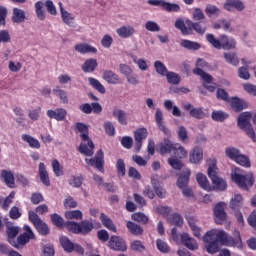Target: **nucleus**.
Segmentation results:
<instances>
[{"instance_id": "f257e3e1", "label": "nucleus", "mask_w": 256, "mask_h": 256, "mask_svg": "<svg viewBox=\"0 0 256 256\" xmlns=\"http://www.w3.org/2000/svg\"><path fill=\"white\" fill-rule=\"evenodd\" d=\"M76 129L80 133L82 141L86 142H82L80 144L78 148L79 153L85 155L86 157H93V149H95V144L91 138H89V127L84 123L77 122Z\"/></svg>"}, {"instance_id": "f03ea898", "label": "nucleus", "mask_w": 256, "mask_h": 256, "mask_svg": "<svg viewBox=\"0 0 256 256\" xmlns=\"http://www.w3.org/2000/svg\"><path fill=\"white\" fill-rule=\"evenodd\" d=\"M206 39L214 49L231 51V49H235V47H237V41H235V38H229L225 34L220 36V40L216 39L213 34H207Z\"/></svg>"}, {"instance_id": "7ed1b4c3", "label": "nucleus", "mask_w": 256, "mask_h": 256, "mask_svg": "<svg viewBox=\"0 0 256 256\" xmlns=\"http://www.w3.org/2000/svg\"><path fill=\"white\" fill-rule=\"evenodd\" d=\"M203 241H217V243H221V245H227L228 247H232L233 238L227 234L224 230L212 229L203 236Z\"/></svg>"}, {"instance_id": "20e7f679", "label": "nucleus", "mask_w": 256, "mask_h": 256, "mask_svg": "<svg viewBox=\"0 0 256 256\" xmlns=\"http://www.w3.org/2000/svg\"><path fill=\"white\" fill-rule=\"evenodd\" d=\"M208 177H210L215 189L217 191H225L227 189V182L219 177V168H217V161L210 160L208 163Z\"/></svg>"}, {"instance_id": "39448f33", "label": "nucleus", "mask_w": 256, "mask_h": 256, "mask_svg": "<svg viewBox=\"0 0 256 256\" xmlns=\"http://www.w3.org/2000/svg\"><path fill=\"white\" fill-rule=\"evenodd\" d=\"M252 115L250 112H243L237 118V126L241 131H244L256 143V135L253 126L251 125Z\"/></svg>"}, {"instance_id": "423d86ee", "label": "nucleus", "mask_w": 256, "mask_h": 256, "mask_svg": "<svg viewBox=\"0 0 256 256\" xmlns=\"http://www.w3.org/2000/svg\"><path fill=\"white\" fill-rule=\"evenodd\" d=\"M47 9L48 13L50 15L56 16L57 15V7H55V4L51 0H46L45 2L43 1H37L34 4V9L36 13L37 19L39 21H45L47 17V13L45 12V8Z\"/></svg>"}, {"instance_id": "0eeeda50", "label": "nucleus", "mask_w": 256, "mask_h": 256, "mask_svg": "<svg viewBox=\"0 0 256 256\" xmlns=\"http://www.w3.org/2000/svg\"><path fill=\"white\" fill-rule=\"evenodd\" d=\"M232 180L234 183H236V185H239L241 189H245L246 191H249V189L255 184V177L251 172L245 175L234 173L232 174Z\"/></svg>"}, {"instance_id": "6e6552de", "label": "nucleus", "mask_w": 256, "mask_h": 256, "mask_svg": "<svg viewBox=\"0 0 256 256\" xmlns=\"http://www.w3.org/2000/svg\"><path fill=\"white\" fill-rule=\"evenodd\" d=\"M28 218L30 223L34 225V227L36 228L38 233H40V235H49L50 233L49 226H47V223L41 220V218L39 217V215H37V213L33 211H29Z\"/></svg>"}, {"instance_id": "1a4fd4ad", "label": "nucleus", "mask_w": 256, "mask_h": 256, "mask_svg": "<svg viewBox=\"0 0 256 256\" xmlns=\"http://www.w3.org/2000/svg\"><path fill=\"white\" fill-rule=\"evenodd\" d=\"M227 204L225 202H219L214 207V221L217 225H223L227 221V213L225 212Z\"/></svg>"}, {"instance_id": "9d476101", "label": "nucleus", "mask_w": 256, "mask_h": 256, "mask_svg": "<svg viewBox=\"0 0 256 256\" xmlns=\"http://www.w3.org/2000/svg\"><path fill=\"white\" fill-rule=\"evenodd\" d=\"M87 165H91V167H95L98 171L103 173V166L105 165V155L103 154V150H98L95 157L85 159Z\"/></svg>"}, {"instance_id": "9b49d317", "label": "nucleus", "mask_w": 256, "mask_h": 256, "mask_svg": "<svg viewBox=\"0 0 256 256\" xmlns=\"http://www.w3.org/2000/svg\"><path fill=\"white\" fill-rule=\"evenodd\" d=\"M58 5L63 24L67 25L68 27H75V16L63 7L62 2H59Z\"/></svg>"}, {"instance_id": "f8f14e48", "label": "nucleus", "mask_w": 256, "mask_h": 256, "mask_svg": "<svg viewBox=\"0 0 256 256\" xmlns=\"http://www.w3.org/2000/svg\"><path fill=\"white\" fill-rule=\"evenodd\" d=\"M246 8L245 3L242 0H226L223 4V9L228 12L236 11L242 12Z\"/></svg>"}, {"instance_id": "ddd939ff", "label": "nucleus", "mask_w": 256, "mask_h": 256, "mask_svg": "<svg viewBox=\"0 0 256 256\" xmlns=\"http://www.w3.org/2000/svg\"><path fill=\"white\" fill-rule=\"evenodd\" d=\"M108 245L113 251H127V243L119 236H111Z\"/></svg>"}, {"instance_id": "4468645a", "label": "nucleus", "mask_w": 256, "mask_h": 256, "mask_svg": "<svg viewBox=\"0 0 256 256\" xmlns=\"http://www.w3.org/2000/svg\"><path fill=\"white\" fill-rule=\"evenodd\" d=\"M23 229L24 233L18 236V244H20V248L25 247L31 239H35V233H33L30 226L25 225Z\"/></svg>"}, {"instance_id": "2eb2a0df", "label": "nucleus", "mask_w": 256, "mask_h": 256, "mask_svg": "<svg viewBox=\"0 0 256 256\" xmlns=\"http://www.w3.org/2000/svg\"><path fill=\"white\" fill-rule=\"evenodd\" d=\"M182 107L185 111L189 112V115L194 119L205 118V112L203 108H195L191 103H182Z\"/></svg>"}, {"instance_id": "dca6fc26", "label": "nucleus", "mask_w": 256, "mask_h": 256, "mask_svg": "<svg viewBox=\"0 0 256 256\" xmlns=\"http://www.w3.org/2000/svg\"><path fill=\"white\" fill-rule=\"evenodd\" d=\"M187 27L191 28V35H193V31L198 33V35H205L207 33V25L205 23L201 22H193L191 20H186Z\"/></svg>"}, {"instance_id": "f3484780", "label": "nucleus", "mask_w": 256, "mask_h": 256, "mask_svg": "<svg viewBox=\"0 0 256 256\" xmlns=\"http://www.w3.org/2000/svg\"><path fill=\"white\" fill-rule=\"evenodd\" d=\"M181 241L182 244L190 251H197L199 249V244H197V240L193 237H190L188 233L181 234Z\"/></svg>"}, {"instance_id": "a211bd4d", "label": "nucleus", "mask_w": 256, "mask_h": 256, "mask_svg": "<svg viewBox=\"0 0 256 256\" xmlns=\"http://www.w3.org/2000/svg\"><path fill=\"white\" fill-rule=\"evenodd\" d=\"M7 235H8V243L15 247L16 249H20L19 238L15 240V236L19 235V227L10 226L7 228Z\"/></svg>"}, {"instance_id": "6ab92c4d", "label": "nucleus", "mask_w": 256, "mask_h": 256, "mask_svg": "<svg viewBox=\"0 0 256 256\" xmlns=\"http://www.w3.org/2000/svg\"><path fill=\"white\" fill-rule=\"evenodd\" d=\"M46 115L49 117V119L65 121V117H67V110H65V108H56L55 110H48Z\"/></svg>"}, {"instance_id": "aec40b11", "label": "nucleus", "mask_w": 256, "mask_h": 256, "mask_svg": "<svg viewBox=\"0 0 256 256\" xmlns=\"http://www.w3.org/2000/svg\"><path fill=\"white\" fill-rule=\"evenodd\" d=\"M151 185L157 195L160 199H165V195H167V191H165V188H163V185H161V182H159V179H157L156 176L151 177Z\"/></svg>"}, {"instance_id": "412c9836", "label": "nucleus", "mask_w": 256, "mask_h": 256, "mask_svg": "<svg viewBox=\"0 0 256 256\" xmlns=\"http://www.w3.org/2000/svg\"><path fill=\"white\" fill-rule=\"evenodd\" d=\"M38 175L43 185H45L46 187H49V185H51V180H49V172H47V167H45V163L43 162L39 163Z\"/></svg>"}, {"instance_id": "4be33fe9", "label": "nucleus", "mask_w": 256, "mask_h": 256, "mask_svg": "<svg viewBox=\"0 0 256 256\" xmlns=\"http://www.w3.org/2000/svg\"><path fill=\"white\" fill-rule=\"evenodd\" d=\"M25 21H27V15L25 14V10L21 8H13L12 22L17 23V25H21V23H25Z\"/></svg>"}, {"instance_id": "5701e85b", "label": "nucleus", "mask_w": 256, "mask_h": 256, "mask_svg": "<svg viewBox=\"0 0 256 256\" xmlns=\"http://www.w3.org/2000/svg\"><path fill=\"white\" fill-rule=\"evenodd\" d=\"M228 102H230L231 109L235 113H241L247 107V102L241 100L239 97H233Z\"/></svg>"}, {"instance_id": "b1692460", "label": "nucleus", "mask_w": 256, "mask_h": 256, "mask_svg": "<svg viewBox=\"0 0 256 256\" xmlns=\"http://www.w3.org/2000/svg\"><path fill=\"white\" fill-rule=\"evenodd\" d=\"M155 121H156V124L158 125V129H160V131H162L164 135H171V131L163 123V111H161V109L156 110Z\"/></svg>"}, {"instance_id": "393cba45", "label": "nucleus", "mask_w": 256, "mask_h": 256, "mask_svg": "<svg viewBox=\"0 0 256 256\" xmlns=\"http://www.w3.org/2000/svg\"><path fill=\"white\" fill-rule=\"evenodd\" d=\"M116 33L122 39H129V37H133V35H135V28L131 25L121 26L116 30Z\"/></svg>"}, {"instance_id": "a878e982", "label": "nucleus", "mask_w": 256, "mask_h": 256, "mask_svg": "<svg viewBox=\"0 0 256 256\" xmlns=\"http://www.w3.org/2000/svg\"><path fill=\"white\" fill-rule=\"evenodd\" d=\"M0 177L1 179H3L7 187H10V189H13L15 187V176L13 175V172L8 170H2Z\"/></svg>"}, {"instance_id": "bb28decb", "label": "nucleus", "mask_w": 256, "mask_h": 256, "mask_svg": "<svg viewBox=\"0 0 256 256\" xmlns=\"http://www.w3.org/2000/svg\"><path fill=\"white\" fill-rule=\"evenodd\" d=\"M102 78L110 85H118L119 81H121L119 75L111 70H104Z\"/></svg>"}, {"instance_id": "cd10ccee", "label": "nucleus", "mask_w": 256, "mask_h": 256, "mask_svg": "<svg viewBox=\"0 0 256 256\" xmlns=\"http://www.w3.org/2000/svg\"><path fill=\"white\" fill-rule=\"evenodd\" d=\"M203 160V149L199 146L193 148L189 155L190 163L197 164Z\"/></svg>"}, {"instance_id": "c85d7f7f", "label": "nucleus", "mask_w": 256, "mask_h": 256, "mask_svg": "<svg viewBox=\"0 0 256 256\" xmlns=\"http://www.w3.org/2000/svg\"><path fill=\"white\" fill-rule=\"evenodd\" d=\"M175 149V144L171 142L169 139H164L160 144H159V150L161 155H167V153H173Z\"/></svg>"}, {"instance_id": "c756f323", "label": "nucleus", "mask_w": 256, "mask_h": 256, "mask_svg": "<svg viewBox=\"0 0 256 256\" xmlns=\"http://www.w3.org/2000/svg\"><path fill=\"white\" fill-rule=\"evenodd\" d=\"M75 51L77 53H81V55H85L87 53H97V48L87 44V43H79L74 46Z\"/></svg>"}, {"instance_id": "7c9ffc66", "label": "nucleus", "mask_w": 256, "mask_h": 256, "mask_svg": "<svg viewBox=\"0 0 256 256\" xmlns=\"http://www.w3.org/2000/svg\"><path fill=\"white\" fill-rule=\"evenodd\" d=\"M204 11L207 15V17H220L222 10L221 8L217 7L215 4H207L204 8Z\"/></svg>"}, {"instance_id": "2f4dec72", "label": "nucleus", "mask_w": 256, "mask_h": 256, "mask_svg": "<svg viewBox=\"0 0 256 256\" xmlns=\"http://www.w3.org/2000/svg\"><path fill=\"white\" fill-rule=\"evenodd\" d=\"M189 177H191L190 170H185L184 172H182V174L180 175V177L177 180V187L179 189L188 187L187 185H189Z\"/></svg>"}, {"instance_id": "473e14b6", "label": "nucleus", "mask_w": 256, "mask_h": 256, "mask_svg": "<svg viewBox=\"0 0 256 256\" xmlns=\"http://www.w3.org/2000/svg\"><path fill=\"white\" fill-rule=\"evenodd\" d=\"M21 139L25 143H28L29 147H31L32 149H41V143H39V140H37L33 136L29 134H23L21 136Z\"/></svg>"}, {"instance_id": "72a5a7b5", "label": "nucleus", "mask_w": 256, "mask_h": 256, "mask_svg": "<svg viewBox=\"0 0 256 256\" xmlns=\"http://www.w3.org/2000/svg\"><path fill=\"white\" fill-rule=\"evenodd\" d=\"M100 220L106 229L113 231V233H117V226L113 224V220H111V218H109L105 213L100 214Z\"/></svg>"}, {"instance_id": "f704fd0d", "label": "nucleus", "mask_w": 256, "mask_h": 256, "mask_svg": "<svg viewBox=\"0 0 256 256\" xmlns=\"http://www.w3.org/2000/svg\"><path fill=\"white\" fill-rule=\"evenodd\" d=\"M174 27L179 29L182 35H191V26H185V21L181 18L176 19Z\"/></svg>"}, {"instance_id": "c9c22d12", "label": "nucleus", "mask_w": 256, "mask_h": 256, "mask_svg": "<svg viewBox=\"0 0 256 256\" xmlns=\"http://www.w3.org/2000/svg\"><path fill=\"white\" fill-rule=\"evenodd\" d=\"M95 69H97V59L95 58L87 59L82 65V71L84 73H93Z\"/></svg>"}, {"instance_id": "e433bc0d", "label": "nucleus", "mask_w": 256, "mask_h": 256, "mask_svg": "<svg viewBox=\"0 0 256 256\" xmlns=\"http://www.w3.org/2000/svg\"><path fill=\"white\" fill-rule=\"evenodd\" d=\"M112 115L120 125H127V112L122 109H114Z\"/></svg>"}, {"instance_id": "4c0bfd02", "label": "nucleus", "mask_w": 256, "mask_h": 256, "mask_svg": "<svg viewBox=\"0 0 256 256\" xmlns=\"http://www.w3.org/2000/svg\"><path fill=\"white\" fill-rule=\"evenodd\" d=\"M224 59L226 63L233 65V67L239 65V57H237V53L235 52H224Z\"/></svg>"}, {"instance_id": "58836bf2", "label": "nucleus", "mask_w": 256, "mask_h": 256, "mask_svg": "<svg viewBox=\"0 0 256 256\" xmlns=\"http://www.w3.org/2000/svg\"><path fill=\"white\" fill-rule=\"evenodd\" d=\"M240 153L241 150L233 146H229L225 149V155L231 161H236Z\"/></svg>"}, {"instance_id": "ea45409f", "label": "nucleus", "mask_w": 256, "mask_h": 256, "mask_svg": "<svg viewBox=\"0 0 256 256\" xmlns=\"http://www.w3.org/2000/svg\"><path fill=\"white\" fill-rule=\"evenodd\" d=\"M234 162L237 163V165H241V167H245L246 169H249L251 167V159H249V156L239 153L238 157Z\"/></svg>"}, {"instance_id": "a19ab883", "label": "nucleus", "mask_w": 256, "mask_h": 256, "mask_svg": "<svg viewBox=\"0 0 256 256\" xmlns=\"http://www.w3.org/2000/svg\"><path fill=\"white\" fill-rule=\"evenodd\" d=\"M204 243H206L205 247L207 253H210L211 255L219 253V244L217 243V240L204 241Z\"/></svg>"}, {"instance_id": "79ce46f5", "label": "nucleus", "mask_w": 256, "mask_h": 256, "mask_svg": "<svg viewBox=\"0 0 256 256\" xmlns=\"http://www.w3.org/2000/svg\"><path fill=\"white\" fill-rule=\"evenodd\" d=\"M126 227L132 235H143V228L135 222L128 221Z\"/></svg>"}, {"instance_id": "37998d69", "label": "nucleus", "mask_w": 256, "mask_h": 256, "mask_svg": "<svg viewBox=\"0 0 256 256\" xmlns=\"http://www.w3.org/2000/svg\"><path fill=\"white\" fill-rule=\"evenodd\" d=\"M65 229L69 231L70 233H74L75 235H81L80 234V224L74 221H67L64 223Z\"/></svg>"}, {"instance_id": "c03bdc74", "label": "nucleus", "mask_w": 256, "mask_h": 256, "mask_svg": "<svg viewBox=\"0 0 256 256\" xmlns=\"http://www.w3.org/2000/svg\"><path fill=\"white\" fill-rule=\"evenodd\" d=\"M164 107L167 111H171V109H172V115L174 117H181V109H179V107H177V106H173V101L165 100Z\"/></svg>"}, {"instance_id": "a18cd8bd", "label": "nucleus", "mask_w": 256, "mask_h": 256, "mask_svg": "<svg viewBox=\"0 0 256 256\" xmlns=\"http://www.w3.org/2000/svg\"><path fill=\"white\" fill-rule=\"evenodd\" d=\"M230 207L234 210L241 209L243 207V196L241 194L234 195L230 200Z\"/></svg>"}, {"instance_id": "49530a36", "label": "nucleus", "mask_w": 256, "mask_h": 256, "mask_svg": "<svg viewBox=\"0 0 256 256\" xmlns=\"http://www.w3.org/2000/svg\"><path fill=\"white\" fill-rule=\"evenodd\" d=\"M93 231V222L84 220L80 223V235H88Z\"/></svg>"}, {"instance_id": "de8ad7c7", "label": "nucleus", "mask_w": 256, "mask_h": 256, "mask_svg": "<svg viewBox=\"0 0 256 256\" xmlns=\"http://www.w3.org/2000/svg\"><path fill=\"white\" fill-rule=\"evenodd\" d=\"M187 221H188V225L191 228V230L193 231L195 237H197L199 239V237H201V228L198 227L197 220H195V218H193V217H188Z\"/></svg>"}, {"instance_id": "09e8293b", "label": "nucleus", "mask_w": 256, "mask_h": 256, "mask_svg": "<svg viewBox=\"0 0 256 256\" xmlns=\"http://www.w3.org/2000/svg\"><path fill=\"white\" fill-rule=\"evenodd\" d=\"M173 153L175 157H177L178 159H185L188 155V152L185 149V147L181 146V144L178 143L175 144Z\"/></svg>"}, {"instance_id": "8fccbe9b", "label": "nucleus", "mask_w": 256, "mask_h": 256, "mask_svg": "<svg viewBox=\"0 0 256 256\" xmlns=\"http://www.w3.org/2000/svg\"><path fill=\"white\" fill-rule=\"evenodd\" d=\"M88 82L91 85V87H93V89H96V91H98V93H101L102 95L105 94V86H103V84H101L99 80L90 77L88 78Z\"/></svg>"}, {"instance_id": "3c124183", "label": "nucleus", "mask_w": 256, "mask_h": 256, "mask_svg": "<svg viewBox=\"0 0 256 256\" xmlns=\"http://www.w3.org/2000/svg\"><path fill=\"white\" fill-rule=\"evenodd\" d=\"M180 45L181 47H184V49H188L190 51H198V49H201V45L199 43L190 40H182Z\"/></svg>"}, {"instance_id": "603ef678", "label": "nucleus", "mask_w": 256, "mask_h": 256, "mask_svg": "<svg viewBox=\"0 0 256 256\" xmlns=\"http://www.w3.org/2000/svg\"><path fill=\"white\" fill-rule=\"evenodd\" d=\"M60 245L67 253H72L73 251V242L69 240L66 236L60 237Z\"/></svg>"}, {"instance_id": "864d4df0", "label": "nucleus", "mask_w": 256, "mask_h": 256, "mask_svg": "<svg viewBox=\"0 0 256 256\" xmlns=\"http://www.w3.org/2000/svg\"><path fill=\"white\" fill-rule=\"evenodd\" d=\"M154 68L156 73H158V75H161V77H165L167 73H169V70H167V66H165V64H163V62L159 60L154 62Z\"/></svg>"}, {"instance_id": "5fc2aeb1", "label": "nucleus", "mask_w": 256, "mask_h": 256, "mask_svg": "<svg viewBox=\"0 0 256 256\" xmlns=\"http://www.w3.org/2000/svg\"><path fill=\"white\" fill-rule=\"evenodd\" d=\"M196 180L200 187H202V189H205L206 191H209V189H211V185L209 184L207 176L203 174H197Z\"/></svg>"}, {"instance_id": "6e6d98bb", "label": "nucleus", "mask_w": 256, "mask_h": 256, "mask_svg": "<svg viewBox=\"0 0 256 256\" xmlns=\"http://www.w3.org/2000/svg\"><path fill=\"white\" fill-rule=\"evenodd\" d=\"M193 73L194 75H199L203 79L204 83H211V81H213V77L201 68L194 69Z\"/></svg>"}, {"instance_id": "4d7b16f0", "label": "nucleus", "mask_w": 256, "mask_h": 256, "mask_svg": "<svg viewBox=\"0 0 256 256\" xmlns=\"http://www.w3.org/2000/svg\"><path fill=\"white\" fill-rule=\"evenodd\" d=\"M147 135H149V132H147V128H139L134 132V139L135 141L143 142L144 139H147Z\"/></svg>"}, {"instance_id": "13d9d810", "label": "nucleus", "mask_w": 256, "mask_h": 256, "mask_svg": "<svg viewBox=\"0 0 256 256\" xmlns=\"http://www.w3.org/2000/svg\"><path fill=\"white\" fill-rule=\"evenodd\" d=\"M66 219H76L81 220L83 219V212L81 210H70L65 212Z\"/></svg>"}, {"instance_id": "bf43d9fd", "label": "nucleus", "mask_w": 256, "mask_h": 256, "mask_svg": "<svg viewBox=\"0 0 256 256\" xmlns=\"http://www.w3.org/2000/svg\"><path fill=\"white\" fill-rule=\"evenodd\" d=\"M145 29L146 31H150L151 33H159V31H161V27L159 26V24L151 20L145 23Z\"/></svg>"}, {"instance_id": "052dcab7", "label": "nucleus", "mask_w": 256, "mask_h": 256, "mask_svg": "<svg viewBox=\"0 0 256 256\" xmlns=\"http://www.w3.org/2000/svg\"><path fill=\"white\" fill-rule=\"evenodd\" d=\"M165 77H167L168 83H171L172 85H179L181 81V77L175 72H168Z\"/></svg>"}, {"instance_id": "680f3d73", "label": "nucleus", "mask_w": 256, "mask_h": 256, "mask_svg": "<svg viewBox=\"0 0 256 256\" xmlns=\"http://www.w3.org/2000/svg\"><path fill=\"white\" fill-rule=\"evenodd\" d=\"M205 18H206L205 13H203V10L201 8H193L192 10L193 21H203L205 20Z\"/></svg>"}, {"instance_id": "e2e57ef3", "label": "nucleus", "mask_w": 256, "mask_h": 256, "mask_svg": "<svg viewBox=\"0 0 256 256\" xmlns=\"http://www.w3.org/2000/svg\"><path fill=\"white\" fill-rule=\"evenodd\" d=\"M132 60H133V63H136V65H138V68L140 69V71H147V69H149V66H147V61H145V59L143 58L137 59V56L133 55Z\"/></svg>"}, {"instance_id": "0e129e2a", "label": "nucleus", "mask_w": 256, "mask_h": 256, "mask_svg": "<svg viewBox=\"0 0 256 256\" xmlns=\"http://www.w3.org/2000/svg\"><path fill=\"white\" fill-rule=\"evenodd\" d=\"M211 117H212L213 121L223 122V121H225V119H227V117H229V114H227L223 111H214V112H212Z\"/></svg>"}, {"instance_id": "69168bd1", "label": "nucleus", "mask_w": 256, "mask_h": 256, "mask_svg": "<svg viewBox=\"0 0 256 256\" xmlns=\"http://www.w3.org/2000/svg\"><path fill=\"white\" fill-rule=\"evenodd\" d=\"M53 93H54V95H56V97H59V99H60V101H62V103H68L69 99L67 97V92L65 90L55 88V89H53Z\"/></svg>"}, {"instance_id": "338daca9", "label": "nucleus", "mask_w": 256, "mask_h": 256, "mask_svg": "<svg viewBox=\"0 0 256 256\" xmlns=\"http://www.w3.org/2000/svg\"><path fill=\"white\" fill-rule=\"evenodd\" d=\"M168 164L170 165V167L172 169H176L178 171L183 169V163L179 159H177L175 157L169 158L168 159Z\"/></svg>"}, {"instance_id": "774afa93", "label": "nucleus", "mask_w": 256, "mask_h": 256, "mask_svg": "<svg viewBox=\"0 0 256 256\" xmlns=\"http://www.w3.org/2000/svg\"><path fill=\"white\" fill-rule=\"evenodd\" d=\"M69 185L71 187L79 188L83 185V177L82 176H74L68 180Z\"/></svg>"}]
</instances>
